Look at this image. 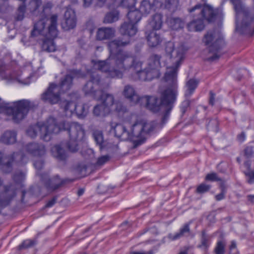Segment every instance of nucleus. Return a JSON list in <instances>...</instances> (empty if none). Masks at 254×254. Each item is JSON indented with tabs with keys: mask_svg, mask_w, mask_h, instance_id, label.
I'll use <instances>...</instances> for the list:
<instances>
[{
	"mask_svg": "<svg viewBox=\"0 0 254 254\" xmlns=\"http://www.w3.org/2000/svg\"><path fill=\"white\" fill-rule=\"evenodd\" d=\"M129 44V40L124 41L121 37L110 41L108 45L109 58L113 61L114 66L111 67L108 60H106L96 62L94 64L95 67L105 72L109 78H122L124 72L131 68L135 71V80L148 81L159 77L161 56L155 54L151 55L148 59L147 66L141 69L142 63L131 52L121 49Z\"/></svg>",
	"mask_w": 254,
	"mask_h": 254,
	"instance_id": "nucleus-1",
	"label": "nucleus"
},
{
	"mask_svg": "<svg viewBox=\"0 0 254 254\" xmlns=\"http://www.w3.org/2000/svg\"><path fill=\"white\" fill-rule=\"evenodd\" d=\"M177 96V86L168 87L161 92L160 99L155 96H145V107L153 113L160 112L161 123L164 125L169 118Z\"/></svg>",
	"mask_w": 254,
	"mask_h": 254,
	"instance_id": "nucleus-2",
	"label": "nucleus"
},
{
	"mask_svg": "<svg viewBox=\"0 0 254 254\" xmlns=\"http://www.w3.org/2000/svg\"><path fill=\"white\" fill-rule=\"evenodd\" d=\"M38 105L27 99L15 101L12 105L5 104L0 106V113L11 117L12 120L18 123L27 115L29 111L36 108Z\"/></svg>",
	"mask_w": 254,
	"mask_h": 254,
	"instance_id": "nucleus-3",
	"label": "nucleus"
},
{
	"mask_svg": "<svg viewBox=\"0 0 254 254\" xmlns=\"http://www.w3.org/2000/svg\"><path fill=\"white\" fill-rule=\"evenodd\" d=\"M55 125L59 128L56 134L61 130L67 131L69 140L66 143V147L71 152H76L78 150V142L82 141L85 136V130L82 126L76 122L65 121L58 124L56 119Z\"/></svg>",
	"mask_w": 254,
	"mask_h": 254,
	"instance_id": "nucleus-4",
	"label": "nucleus"
},
{
	"mask_svg": "<svg viewBox=\"0 0 254 254\" xmlns=\"http://www.w3.org/2000/svg\"><path fill=\"white\" fill-rule=\"evenodd\" d=\"M236 12V24L237 17L243 14V19L239 30L241 34H254V8L246 7L240 0H231Z\"/></svg>",
	"mask_w": 254,
	"mask_h": 254,
	"instance_id": "nucleus-5",
	"label": "nucleus"
},
{
	"mask_svg": "<svg viewBox=\"0 0 254 254\" xmlns=\"http://www.w3.org/2000/svg\"><path fill=\"white\" fill-rule=\"evenodd\" d=\"M59 130V127L55 125V119L50 117L46 123L38 122L36 125L30 126L26 130V134L32 138L39 134L42 139L48 141L51 139V134H56Z\"/></svg>",
	"mask_w": 254,
	"mask_h": 254,
	"instance_id": "nucleus-6",
	"label": "nucleus"
},
{
	"mask_svg": "<svg viewBox=\"0 0 254 254\" xmlns=\"http://www.w3.org/2000/svg\"><path fill=\"white\" fill-rule=\"evenodd\" d=\"M203 42L205 45L208 46L209 52L213 54L208 57L207 61L213 62L218 60L222 55L219 53L225 45L224 39L220 33L216 32L215 29L209 30L204 36Z\"/></svg>",
	"mask_w": 254,
	"mask_h": 254,
	"instance_id": "nucleus-7",
	"label": "nucleus"
},
{
	"mask_svg": "<svg viewBox=\"0 0 254 254\" xmlns=\"http://www.w3.org/2000/svg\"><path fill=\"white\" fill-rule=\"evenodd\" d=\"M199 14L201 18L194 19L187 25V28L189 31L197 32L203 30L205 27L204 20H206L208 23L214 21L216 16V12L210 5L204 4Z\"/></svg>",
	"mask_w": 254,
	"mask_h": 254,
	"instance_id": "nucleus-8",
	"label": "nucleus"
},
{
	"mask_svg": "<svg viewBox=\"0 0 254 254\" xmlns=\"http://www.w3.org/2000/svg\"><path fill=\"white\" fill-rule=\"evenodd\" d=\"M50 24L48 27L47 32L41 43V49L48 53L54 52L57 50V46L54 39L58 35L57 29L58 15H52L50 18Z\"/></svg>",
	"mask_w": 254,
	"mask_h": 254,
	"instance_id": "nucleus-9",
	"label": "nucleus"
},
{
	"mask_svg": "<svg viewBox=\"0 0 254 254\" xmlns=\"http://www.w3.org/2000/svg\"><path fill=\"white\" fill-rule=\"evenodd\" d=\"M154 128L155 127L153 123L137 122L132 126L130 131H129L130 139H132L134 137L140 138L141 140H139L138 142L141 144L142 142V140L145 139V135L153 131Z\"/></svg>",
	"mask_w": 254,
	"mask_h": 254,
	"instance_id": "nucleus-10",
	"label": "nucleus"
},
{
	"mask_svg": "<svg viewBox=\"0 0 254 254\" xmlns=\"http://www.w3.org/2000/svg\"><path fill=\"white\" fill-rule=\"evenodd\" d=\"M20 75L19 67L15 62L5 64L2 60H0V76L2 79L19 80Z\"/></svg>",
	"mask_w": 254,
	"mask_h": 254,
	"instance_id": "nucleus-11",
	"label": "nucleus"
},
{
	"mask_svg": "<svg viewBox=\"0 0 254 254\" xmlns=\"http://www.w3.org/2000/svg\"><path fill=\"white\" fill-rule=\"evenodd\" d=\"M41 180L47 189L55 190L66 184L73 182L74 179L68 178L61 179L58 175L51 178L48 174H42L41 175Z\"/></svg>",
	"mask_w": 254,
	"mask_h": 254,
	"instance_id": "nucleus-12",
	"label": "nucleus"
},
{
	"mask_svg": "<svg viewBox=\"0 0 254 254\" xmlns=\"http://www.w3.org/2000/svg\"><path fill=\"white\" fill-rule=\"evenodd\" d=\"M61 94L58 84L50 83L48 88L41 94V99L45 103L56 104L61 100Z\"/></svg>",
	"mask_w": 254,
	"mask_h": 254,
	"instance_id": "nucleus-13",
	"label": "nucleus"
},
{
	"mask_svg": "<svg viewBox=\"0 0 254 254\" xmlns=\"http://www.w3.org/2000/svg\"><path fill=\"white\" fill-rule=\"evenodd\" d=\"M101 77L96 72L91 73L90 79L83 87V91L86 95H90L94 98H96L97 94H99Z\"/></svg>",
	"mask_w": 254,
	"mask_h": 254,
	"instance_id": "nucleus-14",
	"label": "nucleus"
},
{
	"mask_svg": "<svg viewBox=\"0 0 254 254\" xmlns=\"http://www.w3.org/2000/svg\"><path fill=\"white\" fill-rule=\"evenodd\" d=\"M76 25L75 12L71 8H67L64 14V21L62 23L63 29L68 31L74 28Z\"/></svg>",
	"mask_w": 254,
	"mask_h": 254,
	"instance_id": "nucleus-15",
	"label": "nucleus"
},
{
	"mask_svg": "<svg viewBox=\"0 0 254 254\" xmlns=\"http://www.w3.org/2000/svg\"><path fill=\"white\" fill-rule=\"evenodd\" d=\"M17 153L13 152L10 154L3 155L0 152V165L5 173H10L12 170L13 163Z\"/></svg>",
	"mask_w": 254,
	"mask_h": 254,
	"instance_id": "nucleus-16",
	"label": "nucleus"
},
{
	"mask_svg": "<svg viewBox=\"0 0 254 254\" xmlns=\"http://www.w3.org/2000/svg\"><path fill=\"white\" fill-rule=\"evenodd\" d=\"M111 129L114 132L117 137L123 140H127L130 138L129 131L127 130L125 126L121 124H117L115 126L111 124Z\"/></svg>",
	"mask_w": 254,
	"mask_h": 254,
	"instance_id": "nucleus-17",
	"label": "nucleus"
},
{
	"mask_svg": "<svg viewBox=\"0 0 254 254\" xmlns=\"http://www.w3.org/2000/svg\"><path fill=\"white\" fill-rule=\"evenodd\" d=\"M26 151L33 156H42L45 154V146L35 142L27 144L25 146Z\"/></svg>",
	"mask_w": 254,
	"mask_h": 254,
	"instance_id": "nucleus-18",
	"label": "nucleus"
},
{
	"mask_svg": "<svg viewBox=\"0 0 254 254\" xmlns=\"http://www.w3.org/2000/svg\"><path fill=\"white\" fill-rule=\"evenodd\" d=\"M119 31L122 35L132 37L136 34L137 28L135 24L128 22H125L121 25Z\"/></svg>",
	"mask_w": 254,
	"mask_h": 254,
	"instance_id": "nucleus-19",
	"label": "nucleus"
},
{
	"mask_svg": "<svg viewBox=\"0 0 254 254\" xmlns=\"http://www.w3.org/2000/svg\"><path fill=\"white\" fill-rule=\"evenodd\" d=\"M115 32V30L113 28H99L96 33V39L99 41L110 39L114 37Z\"/></svg>",
	"mask_w": 254,
	"mask_h": 254,
	"instance_id": "nucleus-20",
	"label": "nucleus"
},
{
	"mask_svg": "<svg viewBox=\"0 0 254 254\" xmlns=\"http://www.w3.org/2000/svg\"><path fill=\"white\" fill-rule=\"evenodd\" d=\"M176 65L175 67L169 68V70L166 72L164 76L165 80L167 82L171 81L173 86H177L176 83L177 81L178 68L180 65V60L177 61Z\"/></svg>",
	"mask_w": 254,
	"mask_h": 254,
	"instance_id": "nucleus-21",
	"label": "nucleus"
},
{
	"mask_svg": "<svg viewBox=\"0 0 254 254\" xmlns=\"http://www.w3.org/2000/svg\"><path fill=\"white\" fill-rule=\"evenodd\" d=\"M73 77L69 74L65 75L61 79L60 83L58 84L59 90L61 93L69 90L72 85Z\"/></svg>",
	"mask_w": 254,
	"mask_h": 254,
	"instance_id": "nucleus-22",
	"label": "nucleus"
},
{
	"mask_svg": "<svg viewBox=\"0 0 254 254\" xmlns=\"http://www.w3.org/2000/svg\"><path fill=\"white\" fill-rule=\"evenodd\" d=\"M124 95L130 100L131 102H134L135 103H139L140 100H144V97L140 98L135 93V91L132 87L130 85H127L125 87L124 90Z\"/></svg>",
	"mask_w": 254,
	"mask_h": 254,
	"instance_id": "nucleus-23",
	"label": "nucleus"
},
{
	"mask_svg": "<svg viewBox=\"0 0 254 254\" xmlns=\"http://www.w3.org/2000/svg\"><path fill=\"white\" fill-rule=\"evenodd\" d=\"M96 99L101 100L102 104L105 107H107L108 110H110V107L113 106L114 103V98L113 95L105 93L102 90L100 91L99 96H97Z\"/></svg>",
	"mask_w": 254,
	"mask_h": 254,
	"instance_id": "nucleus-24",
	"label": "nucleus"
},
{
	"mask_svg": "<svg viewBox=\"0 0 254 254\" xmlns=\"http://www.w3.org/2000/svg\"><path fill=\"white\" fill-rule=\"evenodd\" d=\"M146 39L149 47H155L162 42V38L156 31L152 30L149 33H146Z\"/></svg>",
	"mask_w": 254,
	"mask_h": 254,
	"instance_id": "nucleus-25",
	"label": "nucleus"
},
{
	"mask_svg": "<svg viewBox=\"0 0 254 254\" xmlns=\"http://www.w3.org/2000/svg\"><path fill=\"white\" fill-rule=\"evenodd\" d=\"M199 80L191 78L188 80L186 84L187 88L185 92V98H190L193 94L199 84Z\"/></svg>",
	"mask_w": 254,
	"mask_h": 254,
	"instance_id": "nucleus-26",
	"label": "nucleus"
},
{
	"mask_svg": "<svg viewBox=\"0 0 254 254\" xmlns=\"http://www.w3.org/2000/svg\"><path fill=\"white\" fill-rule=\"evenodd\" d=\"M16 141V133L13 130H6L0 136V141L5 144H13Z\"/></svg>",
	"mask_w": 254,
	"mask_h": 254,
	"instance_id": "nucleus-27",
	"label": "nucleus"
},
{
	"mask_svg": "<svg viewBox=\"0 0 254 254\" xmlns=\"http://www.w3.org/2000/svg\"><path fill=\"white\" fill-rule=\"evenodd\" d=\"M24 178V174L21 172L15 173L13 175L12 179L16 187L14 190H25L23 183Z\"/></svg>",
	"mask_w": 254,
	"mask_h": 254,
	"instance_id": "nucleus-28",
	"label": "nucleus"
},
{
	"mask_svg": "<svg viewBox=\"0 0 254 254\" xmlns=\"http://www.w3.org/2000/svg\"><path fill=\"white\" fill-rule=\"evenodd\" d=\"M75 103L72 101L64 100L60 103L61 108L67 117H70L74 111Z\"/></svg>",
	"mask_w": 254,
	"mask_h": 254,
	"instance_id": "nucleus-29",
	"label": "nucleus"
},
{
	"mask_svg": "<svg viewBox=\"0 0 254 254\" xmlns=\"http://www.w3.org/2000/svg\"><path fill=\"white\" fill-rule=\"evenodd\" d=\"M163 16L160 13H156L152 17L151 21L149 22V26L152 28V30H159L163 24L162 21Z\"/></svg>",
	"mask_w": 254,
	"mask_h": 254,
	"instance_id": "nucleus-30",
	"label": "nucleus"
},
{
	"mask_svg": "<svg viewBox=\"0 0 254 254\" xmlns=\"http://www.w3.org/2000/svg\"><path fill=\"white\" fill-rule=\"evenodd\" d=\"M45 28L46 23L44 20L43 19L39 20L34 25V29L31 33V36L34 37L38 34H44Z\"/></svg>",
	"mask_w": 254,
	"mask_h": 254,
	"instance_id": "nucleus-31",
	"label": "nucleus"
},
{
	"mask_svg": "<svg viewBox=\"0 0 254 254\" xmlns=\"http://www.w3.org/2000/svg\"><path fill=\"white\" fill-rule=\"evenodd\" d=\"M141 16V12L139 10L136 9L132 10L129 9L127 14V17L129 20L128 22L135 25L140 20Z\"/></svg>",
	"mask_w": 254,
	"mask_h": 254,
	"instance_id": "nucleus-32",
	"label": "nucleus"
},
{
	"mask_svg": "<svg viewBox=\"0 0 254 254\" xmlns=\"http://www.w3.org/2000/svg\"><path fill=\"white\" fill-rule=\"evenodd\" d=\"M53 156L61 161H64L66 159V155L64 150L60 145H55L52 149Z\"/></svg>",
	"mask_w": 254,
	"mask_h": 254,
	"instance_id": "nucleus-33",
	"label": "nucleus"
},
{
	"mask_svg": "<svg viewBox=\"0 0 254 254\" xmlns=\"http://www.w3.org/2000/svg\"><path fill=\"white\" fill-rule=\"evenodd\" d=\"M205 180L210 182H220L221 190L225 189V181L224 179L218 177L217 173L212 172L207 174L205 178Z\"/></svg>",
	"mask_w": 254,
	"mask_h": 254,
	"instance_id": "nucleus-34",
	"label": "nucleus"
},
{
	"mask_svg": "<svg viewBox=\"0 0 254 254\" xmlns=\"http://www.w3.org/2000/svg\"><path fill=\"white\" fill-rule=\"evenodd\" d=\"M168 23L172 29L177 30L182 29L184 26V23L181 18L178 17H171L168 20Z\"/></svg>",
	"mask_w": 254,
	"mask_h": 254,
	"instance_id": "nucleus-35",
	"label": "nucleus"
},
{
	"mask_svg": "<svg viewBox=\"0 0 254 254\" xmlns=\"http://www.w3.org/2000/svg\"><path fill=\"white\" fill-rule=\"evenodd\" d=\"M86 107L85 104H75L74 111L78 118H84L87 115L88 110Z\"/></svg>",
	"mask_w": 254,
	"mask_h": 254,
	"instance_id": "nucleus-36",
	"label": "nucleus"
},
{
	"mask_svg": "<svg viewBox=\"0 0 254 254\" xmlns=\"http://www.w3.org/2000/svg\"><path fill=\"white\" fill-rule=\"evenodd\" d=\"M119 13L117 10H114L108 12L105 16L103 22L105 24L112 23L119 19Z\"/></svg>",
	"mask_w": 254,
	"mask_h": 254,
	"instance_id": "nucleus-37",
	"label": "nucleus"
},
{
	"mask_svg": "<svg viewBox=\"0 0 254 254\" xmlns=\"http://www.w3.org/2000/svg\"><path fill=\"white\" fill-rule=\"evenodd\" d=\"M110 112L107 107H105L102 104L96 105L93 109V113L97 117L104 116Z\"/></svg>",
	"mask_w": 254,
	"mask_h": 254,
	"instance_id": "nucleus-38",
	"label": "nucleus"
},
{
	"mask_svg": "<svg viewBox=\"0 0 254 254\" xmlns=\"http://www.w3.org/2000/svg\"><path fill=\"white\" fill-rule=\"evenodd\" d=\"M154 7L153 3H151L150 1L148 0H143L140 4L139 11L142 14H147Z\"/></svg>",
	"mask_w": 254,
	"mask_h": 254,
	"instance_id": "nucleus-39",
	"label": "nucleus"
},
{
	"mask_svg": "<svg viewBox=\"0 0 254 254\" xmlns=\"http://www.w3.org/2000/svg\"><path fill=\"white\" fill-rule=\"evenodd\" d=\"M93 138L96 144L100 146V148H102V144L104 143V138L102 131L100 130H95L92 133Z\"/></svg>",
	"mask_w": 254,
	"mask_h": 254,
	"instance_id": "nucleus-40",
	"label": "nucleus"
},
{
	"mask_svg": "<svg viewBox=\"0 0 254 254\" xmlns=\"http://www.w3.org/2000/svg\"><path fill=\"white\" fill-rule=\"evenodd\" d=\"M243 154L247 159H250L254 156V146L249 144L246 146L243 150Z\"/></svg>",
	"mask_w": 254,
	"mask_h": 254,
	"instance_id": "nucleus-41",
	"label": "nucleus"
},
{
	"mask_svg": "<svg viewBox=\"0 0 254 254\" xmlns=\"http://www.w3.org/2000/svg\"><path fill=\"white\" fill-rule=\"evenodd\" d=\"M136 0H120L116 4V6H123L131 9L135 6Z\"/></svg>",
	"mask_w": 254,
	"mask_h": 254,
	"instance_id": "nucleus-42",
	"label": "nucleus"
},
{
	"mask_svg": "<svg viewBox=\"0 0 254 254\" xmlns=\"http://www.w3.org/2000/svg\"><path fill=\"white\" fill-rule=\"evenodd\" d=\"M26 11V5L25 3H22L19 6L17 12L15 19L17 21H21L24 17L25 13Z\"/></svg>",
	"mask_w": 254,
	"mask_h": 254,
	"instance_id": "nucleus-43",
	"label": "nucleus"
},
{
	"mask_svg": "<svg viewBox=\"0 0 254 254\" xmlns=\"http://www.w3.org/2000/svg\"><path fill=\"white\" fill-rule=\"evenodd\" d=\"M87 169L86 165L84 163H80L76 166L75 171L80 177H83L86 174Z\"/></svg>",
	"mask_w": 254,
	"mask_h": 254,
	"instance_id": "nucleus-44",
	"label": "nucleus"
},
{
	"mask_svg": "<svg viewBox=\"0 0 254 254\" xmlns=\"http://www.w3.org/2000/svg\"><path fill=\"white\" fill-rule=\"evenodd\" d=\"M189 231V227L188 224L185 225L183 228L180 229L179 232L176 233L175 235H170L169 237L172 240H175L178 239L184 236L186 233H188Z\"/></svg>",
	"mask_w": 254,
	"mask_h": 254,
	"instance_id": "nucleus-45",
	"label": "nucleus"
},
{
	"mask_svg": "<svg viewBox=\"0 0 254 254\" xmlns=\"http://www.w3.org/2000/svg\"><path fill=\"white\" fill-rule=\"evenodd\" d=\"M53 6V3L50 1L45 3L43 6V10L41 13V16L46 18L47 15L51 13Z\"/></svg>",
	"mask_w": 254,
	"mask_h": 254,
	"instance_id": "nucleus-46",
	"label": "nucleus"
},
{
	"mask_svg": "<svg viewBox=\"0 0 254 254\" xmlns=\"http://www.w3.org/2000/svg\"><path fill=\"white\" fill-rule=\"evenodd\" d=\"M41 5L34 0H31L28 5V9L31 13H34Z\"/></svg>",
	"mask_w": 254,
	"mask_h": 254,
	"instance_id": "nucleus-47",
	"label": "nucleus"
},
{
	"mask_svg": "<svg viewBox=\"0 0 254 254\" xmlns=\"http://www.w3.org/2000/svg\"><path fill=\"white\" fill-rule=\"evenodd\" d=\"M178 1L175 0H166L165 7L170 10L174 11L177 7Z\"/></svg>",
	"mask_w": 254,
	"mask_h": 254,
	"instance_id": "nucleus-48",
	"label": "nucleus"
},
{
	"mask_svg": "<svg viewBox=\"0 0 254 254\" xmlns=\"http://www.w3.org/2000/svg\"><path fill=\"white\" fill-rule=\"evenodd\" d=\"M189 99L190 98H186V99L182 102L180 106V109L183 116L185 114L188 108L190 106L191 100Z\"/></svg>",
	"mask_w": 254,
	"mask_h": 254,
	"instance_id": "nucleus-49",
	"label": "nucleus"
},
{
	"mask_svg": "<svg viewBox=\"0 0 254 254\" xmlns=\"http://www.w3.org/2000/svg\"><path fill=\"white\" fill-rule=\"evenodd\" d=\"M174 50V44L172 42H168L165 47L166 53L171 58L172 57V54Z\"/></svg>",
	"mask_w": 254,
	"mask_h": 254,
	"instance_id": "nucleus-50",
	"label": "nucleus"
},
{
	"mask_svg": "<svg viewBox=\"0 0 254 254\" xmlns=\"http://www.w3.org/2000/svg\"><path fill=\"white\" fill-rule=\"evenodd\" d=\"M224 249V244L223 242H218L215 248L216 254H223Z\"/></svg>",
	"mask_w": 254,
	"mask_h": 254,
	"instance_id": "nucleus-51",
	"label": "nucleus"
},
{
	"mask_svg": "<svg viewBox=\"0 0 254 254\" xmlns=\"http://www.w3.org/2000/svg\"><path fill=\"white\" fill-rule=\"evenodd\" d=\"M110 157L108 155H104L99 157L97 161V165H102L109 161Z\"/></svg>",
	"mask_w": 254,
	"mask_h": 254,
	"instance_id": "nucleus-52",
	"label": "nucleus"
},
{
	"mask_svg": "<svg viewBox=\"0 0 254 254\" xmlns=\"http://www.w3.org/2000/svg\"><path fill=\"white\" fill-rule=\"evenodd\" d=\"M44 165V161L42 159L37 160L34 162L35 168L38 170H41L43 168Z\"/></svg>",
	"mask_w": 254,
	"mask_h": 254,
	"instance_id": "nucleus-53",
	"label": "nucleus"
},
{
	"mask_svg": "<svg viewBox=\"0 0 254 254\" xmlns=\"http://www.w3.org/2000/svg\"><path fill=\"white\" fill-rule=\"evenodd\" d=\"M115 110L119 112H125L126 110V108L123 106V104L120 102H117L115 103Z\"/></svg>",
	"mask_w": 254,
	"mask_h": 254,
	"instance_id": "nucleus-54",
	"label": "nucleus"
},
{
	"mask_svg": "<svg viewBox=\"0 0 254 254\" xmlns=\"http://www.w3.org/2000/svg\"><path fill=\"white\" fill-rule=\"evenodd\" d=\"M246 175L247 177L248 182L250 184H253L254 183V172L249 171L246 173Z\"/></svg>",
	"mask_w": 254,
	"mask_h": 254,
	"instance_id": "nucleus-55",
	"label": "nucleus"
},
{
	"mask_svg": "<svg viewBox=\"0 0 254 254\" xmlns=\"http://www.w3.org/2000/svg\"><path fill=\"white\" fill-rule=\"evenodd\" d=\"M69 74L73 76V78L75 77H79L83 76V74H82L81 70L77 69L71 70L70 71V73Z\"/></svg>",
	"mask_w": 254,
	"mask_h": 254,
	"instance_id": "nucleus-56",
	"label": "nucleus"
},
{
	"mask_svg": "<svg viewBox=\"0 0 254 254\" xmlns=\"http://www.w3.org/2000/svg\"><path fill=\"white\" fill-rule=\"evenodd\" d=\"M215 96V94L212 91L209 92V104L212 106L214 105Z\"/></svg>",
	"mask_w": 254,
	"mask_h": 254,
	"instance_id": "nucleus-57",
	"label": "nucleus"
},
{
	"mask_svg": "<svg viewBox=\"0 0 254 254\" xmlns=\"http://www.w3.org/2000/svg\"><path fill=\"white\" fill-rule=\"evenodd\" d=\"M34 245V242L31 240H26L21 244L20 247L23 248L30 247Z\"/></svg>",
	"mask_w": 254,
	"mask_h": 254,
	"instance_id": "nucleus-58",
	"label": "nucleus"
},
{
	"mask_svg": "<svg viewBox=\"0 0 254 254\" xmlns=\"http://www.w3.org/2000/svg\"><path fill=\"white\" fill-rule=\"evenodd\" d=\"M210 189V185L202 183L198 186L196 190H208Z\"/></svg>",
	"mask_w": 254,
	"mask_h": 254,
	"instance_id": "nucleus-59",
	"label": "nucleus"
},
{
	"mask_svg": "<svg viewBox=\"0 0 254 254\" xmlns=\"http://www.w3.org/2000/svg\"><path fill=\"white\" fill-rule=\"evenodd\" d=\"M163 4V0H154L153 5L156 8L161 7Z\"/></svg>",
	"mask_w": 254,
	"mask_h": 254,
	"instance_id": "nucleus-60",
	"label": "nucleus"
},
{
	"mask_svg": "<svg viewBox=\"0 0 254 254\" xmlns=\"http://www.w3.org/2000/svg\"><path fill=\"white\" fill-rule=\"evenodd\" d=\"M56 199H56V197H54L52 199H51V200H49L48 201V202L46 203V204L45 205V207H52L54 205V204L56 203Z\"/></svg>",
	"mask_w": 254,
	"mask_h": 254,
	"instance_id": "nucleus-61",
	"label": "nucleus"
},
{
	"mask_svg": "<svg viewBox=\"0 0 254 254\" xmlns=\"http://www.w3.org/2000/svg\"><path fill=\"white\" fill-rule=\"evenodd\" d=\"M86 28L88 29L91 32L93 30V23L92 21H88L86 24Z\"/></svg>",
	"mask_w": 254,
	"mask_h": 254,
	"instance_id": "nucleus-62",
	"label": "nucleus"
},
{
	"mask_svg": "<svg viewBox=\"0 0 254 254\" xmlns=\"http://www.w3.org/2000/svg\"><path fill=\"white\" fill-rule=\"evenodd\" d=\"M246 135L244 132H242L237 135V138L240 142H243L245 140Z\"/></svg>",
	"mask_w": 254,
	"mask_h": 254,
	"instance_id": "nucleus-63",
	"label": "nucleus"
},
{
	"mask_svg": "<svg viewBox=\"0 0 254 254\" xmlns=\"http://www.w3.org/2000/svg\"><path fill=\"white\" fill-rule=\"evenodd\" d=\"M202 7L201 4H197L194 6L189 9V12L191 13L194 11L196 9H199Z\"/></svg>",
	"mask_w": 254,
	"mask_h": 254,
	"instance_id": "nucleus-64",
	"label": "nucleus"
}]
</instances>
